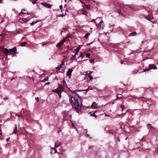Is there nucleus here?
Wrapping results in <instances>:
<instances>
[{
	"label": "nucleus",
	"instance_id": "45",
	"mask_svg": "<svg viewBox=\"0 0 158 158\" xmlns=\"http://www.w3.org/2000/svg\"><path fill=\"white\" fill-rule=\"evenodd\" d=\"M78 52L77 51H76V53H75V55L76 56V55H78Z\"/></svg>",
	"mask_w": 158,
	"mask_h": 158
},
{
	"label": "nucleus",
	"instance_id": "10",
	"mask_svg": "<svg viewBox=\"0 0 158 158\" xmlns=\"http://www.w3.org/2000/svg\"><path fill=\"white\" fill-rule=\"evenodd\" d=\"M91 89H89V87L87 89H84V90H74V91H73V93H75L76 91H86V92L88 91H89V90Z\"/></svg>",
	"mask_w": 158,
	"mask_h": 158
},
{
	"label": "nucleus",
	"instance_id": "5",
	"mask_svg": "<svg viewBox=\"0 0 158 158\" xmlns=\"http://www.w3.org/2000/svg\"><path fill=\"white\" fill-rule=\"evenodd\" d=\"M149 68L145 69L143 71V72H145L148 71L150 70L151 69H157V66L155 64H150L148 65Z\"/></svg>",
	"mask_w": 158,
	"mask_h": 158
},
{
	"label": "nucleus",
	"instance_id": "7",
	"mask_svg": "<svg viewBox=\"0 0 158 158\" xmlns=\"http://www.w3.org/2000/svg\"><path fill=\"white\" fill-rule=\"evenodd\" d=\"M41 4L44 5L45 7H47L48 8H50L52 6V5H50L48 3H41Z\"/></svg>",
	"mask_w": 158,
	"mask_h": 158
},
{
	"label": "nucleus",
	"instance_id": "44",
	"mask_svg": "<svg viewBox=\"0 0 158 158\" xmlns=\"http://www.w3.org/2000/svg\"><path fill=\"white\" fill-rule=\"evenodd\" d=\"M59 7L60 9H62L63 8V6L62 5H60Z\"/></svg>",
	"mask_w": 158,
	"mask_h": 158
},
{
	"label": "nucleus",
	"instance_id": "1",
	"mask_svg": "<svg viewBox=\"0 0 158 158\" xmlns=\"http://www.w3.org/2000/svg\"><path fill=\"white\" fill-rule=\"evenodd\" d=\"M75 94L76 95L74 97H72L70 98V103L72 102L76 110L79 111L82 107V100L81 98L77 94Z\"/></svg>",
	"mask_w": 158,
	"mask_h": 158
},
{
	"label": "nucleus",
	"instance_id": "38",
	"mask_svg": "<svg viewBox=\"0 0 158 158\" xmlns=\"http://www.w3.org/2000/svg\"><path fill=\"white\" fill-rule=\"evenodd\" d=\"M65 15H64V14H60V15H58V16H59V17H64Z\"/></svg>",
	"mask_w": 158,
	"mask_h": 158
},
{
	"label": "nucleus",
	"instance_id": "55",
	"mask_svg": "<svg viewBox=\"0 0 158 158\" xmlns=\"http://www.w3.org/2000/svg\"><path fill=\"white\" fill-rule=\"evenodd\" d=\"M65 39H64L62 41H61V42H63V43H64V42L65 41Z\"/></svg>",
	"mask_w": 158,
	"mask_h": 158
},
{
	"label": "nucleus",
	"instance_id": "51",
	"mask_svg": "<svg viewBox=\"0 0 158 158\" xmlns=\"http://www.w3.org/2000/svg\"><path fill=\"white\" fill-rule=\"evenodd\" d=\"M10 139V138L9 137V138H8L7 139H6V141L7 142H8L9 141V139Z\"/></svg>",
	"mask_w": 158,
	"mask_h": 158
},
{
	"label": "nucleus",
	"instance_id": "53",
	"mask_svg": "<svg viewBox=\"0 0 158 158\" xmlns=\"http://www.w3.org/2000/svg\"><path fill=\"white\" fill-rule=\"evenodd\" d=\"M93 148V146H90L89 148V149H91V148Z\"/></svg>",
	"mask_w": 158,
	"mask_h": 158
},
{
	"label": "nucleus",
	"instance_id": "49",
	"mask_svg": "<svg viewBox=\"0 0 158 158\" xmlns=\"http://www.w3.org/2000/svg\"><path fill=\"white\" fill-rule=\"evenodd\" d=\"M46 43H45L44 42H43V44H42V46L43 47H44V45H46Z\"/></svg>",
	"mask_w": 158,
	"mask_h": 158
},
{
	"label": "nucleus",
	"instance_id": "36",
	"mask_svg": "<svg viewBox=\"0 0 158 158\" xmlns=\"http://www.w3.org/2000/svg\"><path fill=\"white\" fill-rule=\"evenodd\" d=\"M17 126H16V127L15 128V130L13 132V133H17Z\"/></svg>",
	"mask_w": 158,
	"mask_h": 158
},
{
	"label": "nucleus",
	"instance_id": "63",
	"mask_svg": "<svg viewBox=\"0 0 158 158\" xmlns=\"http://www.w3.org/2000/svg\"><path fill=\"white\" fill-rule=\"evenodd\" d=\"M25 9H23L22 10V11H25Z\"/></svg>",
	"mask_w": 158,
	"mask_h": 158
},
{
	"label": "nucleus",
	"instance_id": "41",
	"mask_svg": "<svg viewBox=\"0 0 158 158\" xmlns=\"http://www.w3.org/2000/svg\"><path fill=\"white\" fill-rule=\"evenodd\" d=\"M85 6V7H86V8L87 9H89L90 8V7H89V5H87V6Z\"/></svg>",
	"mask_w": 158,
	"mask_h": 158
},
{
	"label": "nucleus",
	"instance_id": "50",
	"mask_svg": "<svg viewBox=\"0 0 158 158\" xmlns=\"http://www.w3.org/2000/svg\"><path fill=\"white\" fill-rule=\"evenodd\" d=\"M8 98H7V97H5V98H4V100H8Z\"/></svg>",
	"mask_w": 158,
	"mask_h": 158
},
{
	"label": "nucleus",
	"instance_id": "27",
	"mask_svg": "<svg viewBox=\"0 0 158 158\" xmlns=\"http://www.w3.org/2000/svg\"><path fill=\"white\" fill-rule=\"evenodd\" d=\"M27 43L26 42H22L21 44V46H24L26 44H27Z\"/></svg>",
	"mask_w": 158,
	"mask_h": 158
},
{
	"label": "nucleus",
	"instance_id": "25",
	"mask_svg": "<svg viewBox=\"0 0 158 158\" xmlns=\"http://www.w3.org/2000/svg\"><path fill=\"white\" fill-rule=\"evenodd\" d=\"M63 44V42H60L58 43V44L57 45V47L60 48V47L61 45Z\"/></svg>",
	"mask_w": 158,
	"mask_h": 158
},
{
	"label": "nucleus",
	"instance_id": "23",
	"mask_svg": "<svg viewBox=\"0 0 158 158\" xmlns=\"http://www.w3.org/2000/svg\"><path fill=\"white\" fill-rule=\"evenodd\" d=\"M89 33H86L85 35L84 36V37L85 38L87 39L88 38V37H89Z\"/></svg>",
	"mask_w": 158,
	"mask_h": 158
},
{
	"label": "nucleus",
	"instance_id": "62",
	"mask_svg": "<svg viewBox=\"0 0 158 158\" xmlns=\"http://www.w3.org/2000/svg\"><path fill=\"white\" fill-rule=\"evenodd\" d=\"M14 78H12L11 79V81H12L13 80H14Z\"/></svg>",
	"mask_w": 158,
	"mask_h": 158
},
{
	"label": "nucleus",
	"instance_id": "30",
	"mask_svg": "<svg viewBox=\"0 0 158 158\" xmlns=\"http://www.w3.org/2000/svg\"><path fill=\"white\" fill-rule=\"evenodd\" d=\"M39 21H33V22H32L31 23V25H33L34 24L37 23Z\"/></svg>",
	"mask_w": 158,
	"mask_h": 158
},
{
	"label": "nucleus",
	"instance_id": "13",
	"mask_svg": "<svg viewBox=\"0 0 158 158\" xmlns=\"http://www.w3.org/2000/svg\"><path fill=\"white\" fill-rule=\"evenodd\" d=\"M53 91L56 93L58 94H60L61 92L58 88L55 90H53Z\"/></svg>",
	"mask_w": 158,
	"mask_h": 158
},
{
	"label": "nucleus",
	"instance_id": "48",
	"mask_svg": "<svg viewBox=\"0 0 158 158\" xmlns=\"http://www.w3.org/2000/svg\"><path fill=\"white\" fill-rule=\"evenodd\" d=\"M69 36H70V35L68 34H67V36L66 37V38H69Z\"/></svg>",
	"mask_w": 158,
	"mask_h": 158
},
{
	"label": "nucleus",
	"instance_id": "18",
	"mask_svg": "<svg viewBox=\"0 0 158 158\" xmlns=\"http://www.w3.org/2000/svg\"><path fill=\"white\" fill-rule=\"evenodd\" d=\"M97 106V104L96 102H94L92 104L91 106L95 108Z\"/></svg>",
	"mask_w": 158,
	"mask_h": 158
},
{
	"label": "nucleus",
	"instance_id": "34",
	"mask_svg": "<svg viewBox=\"0 0 158 158\" xmlns=\"http://www.w3.org/2000/svg\"><path fill=\"white\" fill-rule=\"evenodd\" d=\"M91 116L92 117H94L95 118H97V116L95 114L93 113L91 114Z\"/></svg>",
	"mask_w": 158,
	"mask_h": 158
},
{
	"label": "nucleus",
	"instance_id": "59",
	"mask_svg": "<svg viewBox=\"0 0 158 158\" xmlns=\"http://www.w3.org/2000/svg\"><path fill=\"white\" fill-rule=\"evenodd\" d=\"M60 131H61V130H58V133H59L60 132Z\"/></svg>",
	"mask_w": 158,
	"mask_h": 158
},
{
	"label": "nucleus",
	"instance_id": "26",
	"mask_svg": "<svg viewBox=\"0 0 158 158\" xmlns=\"http://www.w3.org/2000/svg\"><path fill=\"white\" fill-rule=\"evenodd\" d=\"M92 73V71H90L89 72V73H88V71H87L85 73V74H86V76H87L88 75H89V74H91Z\"/></svg>",
	"mask_w": 158,
	"mask_h": 158
},
{
	"label": "nucleus",
	"instance_id": "60",
	"mask_svg": "<svg viewBox=\"0 0 158 158\" xmlns=\"http://www.w3.org/2000/svg\"><path fill=\"white\" fill-rule=\"evenodd\" d=\"M86 135L88 137H89V134H86Z\"/></svg>",
	"mask_w": 158,
	"mask_h": 158
},
{
	"label": "nucleus",
	"instance_id": "39",
	"mask_svg": "<svg viewBox=\"0 0 158 158\" xmlns=\"http://www.w3.org/2000/svg\"><path fill=\"white\" fill-rule=\"evenodd\" d=\"M37 1V0H35V1H33L32 2V3L33 4H35L36 3V2Z\"/></svg>",
	"mask_w": 158,
	"mask_h": 158
},
{
	"label": "nucleus",
	"instance_id": "19",
	"mask_svg": "<svg viewBox=\"0 0 158 158\" xmlns=\"http://www.w3.org/2000/svg\"><path fill=\"white\" fill-rule=\"evenodd\" d=\"M58 88L61 91L63 90V87L61 85H59V86L58 87Z\"/></svg>",
	"mask_w": 158,
	"mask_h": 158
},
{
	"label": "nucleus",
	"instance_id": "28",
	"mask_svg": "<svg viewBox=\"0 0 158 158\" xmlns=\"http://www.w3.org/2000/svg\"><path fill=\"white\" fill-rule=\"evenodd\" d=\"M87 77H89L90 79L89 80V81H90L91 80H92L93 79V77L91 76V75H88L87 76Z\"/></svg>",
	"mask_w": 158,
	"mask_h": 158
},
{
	"label": "nucleus",
	"instance_id": "15",
	"mask_svg": "<svg viewBox=\"0 0 158 158\" xmlns=\"http://www.w3.org/2000/svg\"><path fill=\"white\" fill-rule=\"evenodd\" d=\"M136 35L137 33L136 32H133L129 34V36H134Z\"/></svg>",
	"mask_w": 158,
	"mask_h": 158
},
{
	"label": "nucleus",
	"instance_id": "46",
	"mask_svg": "<svg viewBox=\"0 0 158 158\" xmlns=\"http://www.w3.org/2000/svg\"><path fill=\"white\" fill-rule=\"evenodd\" d=\"M82 60L79 61L78 63H79L80 64H81L82 63Z\"/></svg>",
	"mask_w": 158,
	"mask_h": 158
},
{
	"label": "nucleus",
	"instance_id": "64",
	"mask_svg": "<svg viewBox=\"0 0 158 158\" xmlns=\"http://www.w3.org/2000/svg\"><path fill=\"white\" fill-rule=\"evenodd\" d=\"M105 116H109V115H108V114H105Z\"/></svg>",
	"mask_w": 158,
	"mask_h": 158
},
{
	"label": "nucleus",
	"instance_id": "32",
	"mask_svg": "<svg viewBox=\"0 0 158 158\" xmlns=\"http://www.w3.org/2000/svg\"><path fill=\"white\" fill-rule=\"evenodd\" d=\"M90 54L89 53H87L86 54V56L87 57L89 58L90 57Z\"/></svg>",
	"mask_w": 158,
	"mask_h": 158
},
{
	"label": "nucleus",
	"instance_id": "40",
	"mask_svg": "<svg viewBox=\"0 0 158 158\" xmlns=\"http://www.w3.org/2000/svg\"><path fill=\"white\" fill-rule=\"evenodd\" d=\"M144 17L147 19L148 20L150 21V19L149 18H148L147 16H145V15H144Z\"/></svg>",
	"mask_w": 158,
	"mask_h": 158
},
{
	"label": "nucleus",
	"instance_id": "47",
	"mask_svg": "<svg viewBox=\"0 0 158 158\" xmlns=\"http://www.w3.org/2000/svg\"><path fill=\"white\" fill-rule=\"evenodd\" d=\"M81 2L82 3V5L83 6H85V4L83 2H82V1H81Z\"/></svg>",
	"mask_w": 158,
	"mask_h": 158
},
{
	"label": "nucleus",
	"instance_id": "31",
	"mask_svg": "<svg viewBox=\"0 0 158 158\" xmlns=\"http://www.w3.org/2000/svg\"><path fill=\"white\" fill-rule=\"evenodd\" d=\"M19 14H26L27 15H30V14L28 13V12H27V13H23V11H21Z\"/></svg>",
	"mask_w": 158,
	"mask_h": 158
},
{
	"label": "nucleus",
	"instance_id": "11",
	"mask_svg": "<svg viewBox=\"0 0 158 158\" xmlns=\"http://www.w3.org/2000/svg\"><path fill=\"white\" fill-rule=\"evenodd\" d=\"M64 62L62 61V62L61 63L60 65V66H58L57 67H56V69L58 70H60L62 67V66L64 64Z\"/></svg>",
	"mask_w": 158,
	"mask_h": 158
},
{
	"label": "nucleus",
	"instance_id": "54",
	"mask_svg": "<svg viewBox=\"0 0 158 158\" xmlns=\"http://www.w3.org/2000/svg\"><path fill=\"white\" fill-rule=\"evenodd\" d=\"M120 107L121 108H123L124 107V106L121 105Z\"/></svg>",
	"mask_w": 158,
	"mask_h": 158
},
{
	"label": "nucleus",
	"instance_id": "9",
	"mask_svg": "<svg viewBox=\"0 0 158 158\" xmlns=\"http://www.w3.org/2000/svg\"><path fill=\"white\" fill-rule=\"evenodd\" d=\"M27 21L26 18H22L19 19V22L20 23H23Z\"/></svg>",
	"mask_w": 158,
	"mask_h": 158
},
{
	"label": "nucleus",
	"instance_id": "6",
	"mask_svg": "<svg viewBox=\"0 0 158 158\" xmlns=\"http://www.w3.org/2000/svg\"><path fill=\"white\" fill-rule=\"evenodd\" d=\"M73 71L72 68L69 69L68 71L67 72L66 75L68 76L69 78H70L71 77V73Z\"/></svg>",
	"mask_w": 158,
	"mask_h": 158
},
{
	"label": "nucleus",
	"instance_id": "29",
	"mask_svg": "<svg viewBox=\"0 0 158 158\" xmlns=\"http://www.w3.org/2000/svg\"><path fill=\"white\" fill-rule=\"evenodd\" d=\"M75 57H76V56L75 55H74L72 56L71 57V60H73L75 59Z\"/></svg>",
	"mask_w": 158,
	"mask_h": 158
},
{
	"label": "nucleus",
	"instance_id": "21",
	"mask_svg": "<svg viewBox=\"0 0 158 158\" xmlns=\"http://www.w3.org/2000/svg\"><path fill=\"white\" fill-rule=\"evenodd\" d=\"M81 14L84 15L86 16H87L88 13L86 11H82L81 13H80Z\"/></svg>",
	"mask_w": 158,
	"mask_h": 158
},
{
	"label": "nucleus",
	"instance_id": "14",
	"mask_svg": "<svg viewBox=\"0 0 158 158\" xmlns=\"http://www.w3.org/2000/svg\"><path fill=\"white\" fill-rule=\"evenodd\" d=\"M61 144V143L57 141L55 143V147L56 148L58 147Z\"/></svg>",
	"mask_w": 158,
	"mask_h": 158
},
{
	"label": "nucleus",
	"instance_id": "58",
	"mask_svg": "<svg viewBox=\"0 0 158 158\" xmlns=\"http://www.w3.org/2000/svg\"><path fill=\"white\" fill-rule=\"evenodd\" d=\"M46 84L47 85H49V84H50V82H47V83H46Z\"/></svg>",
	"mask_w": 158,
	"mask_h": 158
},
{
	"label": "nucleus",
	"instance_id": "37",
	"mask_svg": "<svg viewBox=\"0 0 158 158\" xmlns=\"http://www.w3.org/2000/svg\"><path fill=\"white\" fill-rule=\"evenodd\" d=\"M94 41H92V42H90V43H89L87 44H86V46H89V45H90L91 44H93V43L94 42Z\"/></svg>",
	"mask_w": 158,
	"mask_h": 158
},
{
	"label": "nucleus",
	"instance_id": "4",
	"mask_svg": "<svg viewBox=\"0 0 158 158\" xmlns=\"http://www.w3.org/2000/svg\"><path fill=\"white\" fill-rule=\"evenodd\" d=\"M63 120L64 121L69 120L71 118V115H69V112L65 111L63 112Z\"/></svg>",
	"mask_w": 158,
	"mask_h": 158
},
{
	"label": "nucleus",
	"instance_id": "20",
	"mask_svg": "<svg viewBox=\"0 0 158 158\" xmlns=\"http://www.w3.org/2000/svg\"><path fill=\"white\" fill-rule=\"evenodd\" d=\"M48 77H46L45 78H44L43 80H41V82H44L45 81H48Z\"/></svg>",
	"mask_w": 158,
	"mask_h": 158
},
{
	"label": "nucleus",
	"instance_id": "2",
	"mask_svg": "<svg viewBox=\"0 0 158 158\" xmlns=\"http://www.w3.org/2000/svg\"><path fill=\"white\" fill-rule=\"evenodd\" d=\"M4 51L6 55H8L9 53L11 54L15 55L16 53L17 48L15 47L12 48L10 49L9 50L7 48H4Z\"/></svg>",
	"mask_w": 158,
	"mask_h": 158
},
{
	"label": "nucleus",
	"instance_id": "8",
	"mask_svg": "<svg viewBox=\"0 0 158 158\" xmlns=\"http://www.w3.org/2000/svg\"><path fill=\"white\" fill-rule=\"evenodd\" d=\"M23 109V108L21 111L19 113L16 114L15 115L16 116H18L19 117H21L22 118H23V115L22 114L23 113H24V112L22 110Z\"/></svg>",
	"mask_w": 158,
	"mask_h": 158
},
{
	"label": "nucleus",
	"instance_id": "61",
	"mask_svg": "<svg viewBox=\"0 0 158 158\" xmlns=\"http://www.w3.org/2000/svg\"><path fill=\"white\" fill-rule=\"evenodd\" d=\"M9 119H10V118H8L7 119L6 121V122L7 121H9Z\"/></svg>",
	"mask_w": 158,
	"mask_h": 158
},
{
	"label": "nucleus",
	"instance_id": "22",
	"mask_svg": "<svg viewBox=\"0 0 158 158\" xmlns=\"http://www.w3.org/2000/svg\"><path fill=\"white\" fill-rule=\"evenodd\" d=\"M118 95H121V94H117V97L116 98V100H117V99H121V98H122V96H119L118 97Z\"/></svg>",
	"mask_w": 158,
	"mask_h": 158
},
{
	"label": "nucleus",
	"instance_id": "56",
	"mask_svg": "<svg viewBox=\"0 0 158 158\" xmlns=\"http://www.w3.org/2000/svg\"><path fill=\"white\" fill-rule=\"evenodd\" d=\"M123 61L122 60H121V62H120L121 64H123Z\"/></svg>",
	"mask_w": 158,
	"mask_h": 158
},
{
	"label": "nucleus",
	"instance_id": "43",
	"mask_svg": "<svg viewBox=\"0 0 158 158\" xmlns=\"http://www.w3.org/2000/svg\"><path fill=\"white\" fill-rule=\"evenodd\" d=\"M90 62L91 63H92L93 62H94V60H92V59H91L90 60Z\"/></svg>",
	"mask_w": 158,
	"mask_h": 158
},
{
	"label": "nucleus",
	"instance_id": "35",
	"mask_svg": "<svg viewBox=\"0 0 158 158\" xmlns=\"http://www.w3.org/2000/svg\"><path fill=\"white\" fill-rule=\"evenodd\" d=\"M142 101L143 102H147V100L145 98H143L141 99Z\"/></svg>",
	"mask_w": 158,
	"mask_h": 158
},
{
	"label": "nucleus",
	"instance_id": "52",
	"mask_svg": "<svg viewBox=\"0 0 158 158\" xmlns=\"http://www.w3.org/2000/svg\"><path fill=\"white\" fill-rule=\"evenodd\" d=\"M36 99L37 100L38 102L39 101V98L38 97H37L36 98Z\"/></svg>",
	"mask_w": 158,
	"mask_h": 158
},
{
	"label": "nucleus",
	"instance_id": "16",
	"mask_svg": "<svg viewBox=\"0 0 158 158\" xmlns=\"http://www.w3.org/2000/svg\"><path fill=\"white\" fill-rule=\"evenodd\" d=\"M52 151L51 153L52 154H54L56 152V150L55 148H52Z\"/></svg>",
	"mask_w": 158,
	"mask_h": 158
},
{
	"label": "nucleus",
	"instance_id": "12",
	"mask_svg": "<svg viewBox=\"0 0 158 158\" xmlns=\"http://www.w3.org/2000/svg\"><path fill=\"white\" fill-rule=\"evenodd\" d=\"M99 26L101 28L103 29L104 28V24L103 23V21L102 20L99 23Z\"/></svg>",
	"mask_w": 158,
	"mask_h": 158
},
{
	"label": "nucleus",
	"instance_id": "24",
	"mask_svg": "<svg viewBox=\"0 0 158 158\" xmlns=\"http://www.w3.org/2000/svg\"><path fill=\"white\" fill-rule=\"evenodd\" d=\"M147 127L148 129H151L152 128H153V127L151 126V124H149L147 125Z\"/></svg>",
	"mask_w": 158,
	"mask_h": 158
},
{
	"label": "nucleus",
	"instance_id": "57",
	"mask_svg": "<svg viewBox=\"0 0 158 158\" xmlns=\"http://www.w3.org/2000/svg\"><path fill=\"white\" fill-rule=\"evenodd\" d=\"M67 1H68V2H69V1H70V0H65V2H67Z\"/></svg>",
	"mask_w": 158,
	"mask_h": 158
},
{
	"label": "nucleus",
	"instance_id": "42",
	"mask_svg": "<svg viewBox=\"0 0 158 158\" xmlns=\"http://www.w3.org/2000/svg\"><path fill=\"white\" fill-rule=\"evenodd\" d=\"M82 53H81V55H80V56H79L78 57V58H80V57H82V58H83V57H84V56H82Z\"/></svg>",
	"mask_w": 158,
	"mask_h": 158
},
{
	"label": "nucleus",
	"instance_id": "33",
	"mask_svg": "<svg viewBox=\"0 0 158 158\" xmlns=\"http://www.w3.org/2000/svg\"><path fill=\"white\" fill-rule=\"evenodd\" d=\"M117 29L118 30H121V31H123V29L121 27H118L117 28Z\"/></svg>",
	"mask_w": 158,
	"mask_h": 158
},
{
	"label": "nucleus",
	"instance_id": "3",
	"mask_svg": "<svg viewBox=\"0 0 158 158\" xmlns=\"http://www.w3.org/2000/svg\"><path fill=\"white\" fill-rule=\"evenodd\" d=\"M114 8L117 10L116 11L120 14H122V12L124 10V6L123 5H118Z\"/></svg>",
	"mask_w": 158,
	"mask_h": 158
},
{
	"label": "nucleus",
	"instance_id": "17",
	"mask_svg": "<svg viewBox=\"0 0 158 158\" xmlns=\"http://www.w3.org/2000/svg\"><path fill=\"white\" fill-rule=\"evenodd\" d=\"M82 46V45H80L78 48H76V49H75L74 50V51H77L78 52H79L80 49L81 48V47Z\"/></svg>",
	"mask_w": 158,
	"mask_h": 158
}]
</instances>
